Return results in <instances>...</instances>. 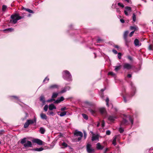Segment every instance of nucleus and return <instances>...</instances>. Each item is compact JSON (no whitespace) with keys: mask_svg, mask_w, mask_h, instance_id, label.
I'll return each mask as SVG.
<instances>
[{"mask_svg":"<svg viewBox=\"0 0 153 153\" xmlns=\"http://www.w3.org/2000/svg\"><path fill=\"white\" fill-rule=\"evenodd\" d=\"M128 32V31H126L124 32L123 35V37L126 43L128 42L127 40V37Z\"/></svg>","mask_w":153,"mask_h":153,"instance_id":"9b49d317","label":"nucleus"},{"mask_svg":"<svg viewBox=\"0 0 153 153\" xmlns=\"http://www.w3.org/2000/svg\"><path fill=\"white\" fill-rule=\"evenodd\" d=\"M26 138H24L22 139L21 141V143L22 144H23L24 143H26Z\"/></svg>","mask_w":153,"mask_h":153,"instance_id":"bb28decb","label":"nucleus"},{"mask_svg":"<svg viewBox=\"0 0 153 153\" xmlns=\"http://www.w3.org/2000/svg\"><path fill=\"white\" fill-rule=\"evenodd\" d=\"M60 102L64 100V98L63 97H61L60 98H59Z\"/></svg>","mask_w":153,"mask_h":153,"instance_id":"09e8293b","label":"nucleus"},{"mask_svg":"<svg viewBox=\"0 0 153 153\" xmlns=\"http://www.w3.org/2000/svg\"><path fill=\"white\" fill-rule=\"evenodd\" d=\"M43 150V148L42 147L39 148H36L32 149V150L38 151V152L41 151H42Z\"/></svg>","mask_w":153,"mask_h":153,"instance_id":"412c9836","label":"nucleus"},{"mask_svg":"<svg viewBox=\"0 0 153 153\" xmlns=\"http://www.w3.org/2000/svg\"><path fill=\"white\" fill-rule=\"evenodd\" d=\"M114 67L115 68L114 70L116 71L117 72L121 68V65H119V66H115Z\"/></svg>","mask_w":153,"mask_h":153,"instance_id":"393cba45","label":"nucleus"},{"mask_svg":"<svg viewBox=\"0 0 153 153\" xmlns=\"http://www.w3.org/2000/svg\"><path fill=\"white\" fill-rule=\"evenodd\" d=\"M23 17L24 16H20L18 14L12 15L11 16V19L10 20V22L15 24L17 23L18 20L23 18Z\"/></svg>","mask_w":153,"mask_h":153,"instance_id":"20e7f679","label":"nucleus"},{"mask_svg":"<svg viewBox=\"0 0 153 153\" xmlns=\"http://www.w3.org/2000/svg\"><path fill=\"white\" fill-rule=\"evenodd\" d=\"M108 150V148H106L105 150L104 153H105V152L106 153V152Z\"/></svg>","mask_w":153,"mask_h":153,"instance_id":"338daca9","label":"nucleus"},{"mask_svg":"<svg viewBox=\"0 0 153 153\" xmlns=\"http://www.w3.org/2000/svg\"><path fill=\"white\" fill-rule=\"evenodd\" d=\"M53 114H54V113L53 112H52V111L50 112L49 113V114L50 115H53Z\"/></svg>","mask_w":153,"mask_h":153,"instance_id":"774afa93","label":"nucleus"},{"mask_svg":"<svg viewBox=\"0 0 153 153\" xmlns=\"http://www.w3.org/2000/svg\"><path fill=\"white\" fill-rule=\"evenodd\" d=\"M48 105H45V106L44 108V111H47L48 110Z\"/></svg>","mask_w":153,"mask_h":153,"instance_id":"e433bc0d","label":"nucleus"},{"mask_svg":"<svg viewBox=\"0 0 153 153\" xmlns=\"http://www.w3.org/2000/svg\"><path fill=\"white\" fill-rule=\"evenodd\" d=\"M116 11L118 13L120 12V9L119 8H116Z\"/></svg>","mask_w":153,"mask_h":153,"instance_id":"69168bd1","label":"nucleus"},{"mask_svg":"<svg viewBox=\"0 0 153 153\" xmlns=\"http://www.w3.org/2000/svg\"><path fill=\"white\" fill-rule=\"evenodd\" d=\"M40 117L42 119L46 120L47 118L46 115L43 113H42L40 114Z\"/></svg>","mask_w":153,"mask_h":153,"instance_id":"f3484780","label":"nucleus"},{"mask_svg":"<svg viewBox=\"0 0 153 153\" xmlns=\"http://www.w3.org/2000/svg\"><path fill=\"white\" fill-rule=\"evenodd\" d=\"M39 131L41 134H44L45 130L44 128L43 127H41Z\"/></svg>","mask_w":153,"mask_h":153,"instance_id":"5701e85b","label":"nucleus"},{"mask_svg":"<svg viewBox=\"0 0 153 153\" xmlns=\"http://www.w3.org/2000/svg\"><path fill=\"white\" fill-rule=\"evenodd\" d=\"M130 28L131 30H135L136 29V28L134 26H131L130 27Z\"/></svg>","mask_w":153,"mask_h":153,"instance_id":"a18cd8bd","label":"nucleus"},{"mask_svg":"<svg viewBox=\"0 0 153 153\" xmlns=\"http://www.w3.org/2000/svg\"><path fill=\"white\" fill-rule=\"evenodd\" d=\"M40 100L43 103L45 102V98L43 96H41L40 97Z\"/></svg>","mask_w":153,"mask_h":153,"instance_id":"cd10ccee","label":"nucleus"},{"mask_svg":"<svg viewBox=\"0 0 153 153\" xmlns=\"http://www.w3.org/2000/svg\"><path fill=\"white\" fill-rule=\"evenodd\" d=\"M58 86L56 85H53L50 86L49 87V88L51 89H52L55 88H58Z\"/></svg>","mask_w":153,"mask_h":153,"instance_id":"6ab92c4d","label":"nucleus"},{"mask_svg":"<svg viewBox=\"0 0 153 153\" xmlns=\"http://www.w3.org/2000/svg\"><path fill=\"white\" fill-rule=\"evenodd\" d=\"M54 100H55L54 99H52L48 100H47V102H52Z\"/></svg>","mask_w":153,"mask_h":153,"instance_id":"49530a36","label":"nucleus"},{"mask_svg":"<svg viewBox=\"0 0 153 153\" xmlns=\"http://www.w3.org/2000/svg\"><path fill=\"white\" fill-rule=\"evenodd\" d=\"M123 126H121L120 124V127L119 128V131L121 133H122L124 131L123 128H122Z\"/></svg>","mask_w":153,"mask_h":153,"instance_id":"a878e982","label":"nucleus"},{"mask_svg":"<svg viewBox=\"0 0 153 153\" xmlns=\"http://www.w3.org/2000/svg\"><path fill=\"white\" fill-rule=\"evenodd\" d=\"M126 9L125 10H126L127 11L130 12L131 11V8L130 7L128 6H126L125 7Z\"/></svg>","mask_w":153,"mask_h":153,"instance_id":"b1692460","label":"nucleus"},{"mask_svg":"<svg viewBox=\"0 0 153 153\" xmlns=\"http://www.w3.org/2000/svg\"><path fill=\"white\" fill-rule=\"evenodd\" d=\"M82 115L83 117V118L85 119L86 120H87L88 119V116L86 114H82Z\"/></svg>","mask_w":153,"mask_h":153,"instance_id":"c756f323","label":"nucleus"},{"mask_svg":"<svg viewBox=\"0 0 153 153\" xmlns=\"http://www.w3.org/2000/svg\"><path fill=\"white\" fill-rule=\"evenodd\" d=\"M46 80H47V82H48L49 80V78H48L47 77H46L44 80L43 82H45Z\"/></svg>","mask_w":153,"mask_h":153,"instance_id":"8fccbe9b","label":"nucleus"},{"mask_svg":"<svg viewBox=\"0 0 153 153\" xmlns=\"http://www.w3.org/2000/svg\"><path fill=\"white\" fill-rule=\"evenodd\" d=\"M116 117H115L112 116H109L108 117V119L109 120L111 121H113L114 120V119L116 118Z\"/></svg>","mask_w":153,"mask_h":153,"instance_id":"a211bd4d","label":"nucleus"},{"mask_svg":"<svg viewBox=\"0 0 153 153\" xmlns=\"http://www.w3.org/2000/svg\"><path fill=\"white\" fill-rule=\"evenodd\" d=\"M62 76L64 79L68 81H71L72 80L71 74L68 71L65 70L63 72Z\"/></svg>","mask_w":153,"mask_h":153,"instance_id":"7ed1b4c3","label":"nucleus"},{"mask_svg":"<svg viewBox=\"0 0 153 153\" xmlns=\"http://www.w3.org/2000/svg\"><path fill=\"white\" fill-rule=\"evenodd\" d=\"M67 113V112L66 111H64L63 112H62L60 113L59 114H58L59 115L60 117H63L66 115Z\"/></svg>","mask_w":153,"mask_h":153,"instance_id":"aec40b11","label":"nucleus"},{"mask_svg":"<svg viewBox=\"0 0 153 153\" xmlns=\"http://www.w3.org/2000/svg\"><path fill=\"white\" fill-rule=\"evenodd\" d=\"M118 136V135H116L114 136L113 138V140L112 141V144L114 145V146H115L116 145V139L117 138V137Z\"/></svg>","mask_w":153,"mask_h":153,"instance_id":"4468645a","label":"nucleus"},{"mask_svg":"<svg viewBox=\"0 0 153 153\" xmlns=\"http://www.w3.org/2000/svg\"><path fill=\"white\" fill-rule=\"evenodd\" d=\"M60 102L59 99V98H58V99H57L55 101V103H59Z\"/></svg>","mask_w":153,"mask_h":153,"instance_id":"3c124183","label":"nucleus"},{"mask_svg":"<svg viewBox=\"0 0 153 153\" xmlns=\"http://www.w3.org/2000/svg\"><path fill=\"white\" fill-rule=\"evenodd\" d=\"M25 10L26 11L28 12L29 13H33V11L30 9L25 8Z\"/></svg>","mask_w":153,"mask_h":153,"instance_id":"2f4dec72","label":"nucleus"},{"mask_svg":"<svg viewBox=\"0 0 153 153\" xmlns=\"http://www.w3.org/2000/svg\"><path fill=\"white\" fill-rule=\"evenodd\" d=\"M129 121L131 125L133 124V120L132 118L130 116H127L125 118H123L121 122L120 125L121 126H124L128 125L129 124Z\"/></svg>","mask_w":153,"mask_h":153,"instance_id":"f257e3e1","label":"nucleus"},{"mask_svg":"<svg viewBox=\"0 0 153 153\" xmlns=\"http://www.w3.org/2000/svg\"><path fill=\"white\" fill-rule=\"evenodd\" d=\"M37 119L36 117L34 116L33 119L27 120L24 125V128H28L30 125L33 124L34 125H36Z\"/></svg>","mask_w":153,"mask_h":153,"instance_id":"f03ea898","label":"nucleus"},{"mask_svg":"<svg viewBox=\"0 0 153 153\" xmlns=\"http://www.w3.org/2000/svg\"><path fill=\"white\" fill-rule=\"evenodd\" d=\"M134 44L135 46H140L141 44L139 43V41L137 39H135L134 41Z\"/></svg>","mask_w":153,"mask_h":153,"instance_id":"f8f14e48","label":"nucleus"},{"mask_svg":"<svg viewBox=\"0 0 153 153\" xmlns=\"http://www.w3.org/2000/svg\"><path fill=\"white\" fill-rule=\"evenodd\" d=\"M62 146L64 147H66L68 146V145L65 143L64 142L62 143Z\"/></svg>","mask_w":153,"mask_h":153,"instance_id":"c9c22d12","label":"nucleus"},{"mask_svg":"<svg viewBox=\"0 0 153 153\" xmlns=\"http://www.w3.org/2000/svg\"><path fill=\"white\" fill-rule=\"evenodd\" d=\"M88 110L90 112V113L92 114H94L95 113V111L91 109H89Z\"/></svg>","mask_w":153,"mask_h":153,"instance_id":"473e14b6","label":"nucleus"},{"mask_svg":"<svg viewBox=\"0 0 153 153\" xmlns=\"http://www.w3.org/2000/svg\"><path fill=\"white\" fill-rule=\"evenodd\" d=\"M4 31H7L8 32H11L14 31V29L12 28H8L7 29H5L4 30Z\"/></svg>","mask_w":153,"mask_h":153,"instance_id":"4be33fe9","label":"nucleus"},{"mask_svg":"<svg viewBox=\"0 0 153 153\" xmlns=\"http://www.w3.org/2000/svg\"><path fill=\"white\" fill-rule=\"evenodd\" d=\"M105 123L104 120H102V127H103L104 126Z\"/></svg>","mask_w":153,"mask_h":153,"instance_id":"680f3d73","label":"nucleus"},{"mask_svg":"<svg viewBox=\"0 0 153 153\" xmlns=\"http://www.w3.org/2000/svg\"><path fill=\"white\" fill-rule=\"evenodd\" d=\"M152 45H150L149 47V49L150 50H152Z\"/></svg>","mask_w":153,"mask_h":153,"instance_id":"13d9d810","label":"nucleus"},{"mask_svg":"<svg viewBox=\"0 0 153 153\" xmlns=\"http://www.w3.org/2000/svg\"><path fill=\"white\" fill-rule=\"evenodd\" d=\"M127 58L130 60V61L132 60V58L131 56H127Z\"/></svg>","mask_w":153,"mask_h":153,"instance_id":"6e6d98bb","label":"nucleus"},{"mask_svg":"<svg viewBox=\"0 0 153 153\" xmlns=\"http://www.w3.org/2000/svg\"><path fill=\"white\" fill-rule=\"evenodd\" d=\"M65 89L66 90H67V91L68 90H69L70 88L69 86H67L65 87Z\"/></svg>","mask_w":153,"mask_h":153,"instance_id":"603ef678","label":"nucleus"},{"mask_svg":"<svg viewBox=\"0 0 153 153\" xmlns=\"http://www.w3.org/2000/svg\"><path fill=\"white\" fill-rule=\"evenodd\" d=\"M132 19L134 22L136 21V15L134 13L133 14Z\"/></svg>","mask_w":153,"mask_h":153,"instance_id":"f704fd0d","label":"nucleus"},{"mask_svg":"<svg viewBox=\"0 0 153 153\" xmlns=\"http://www.w3.org/2000/svg\"><path fill=\"white\" fill-rule=\"evenodd\" d=\"M56 108V107L53 104H51L49 105V109L50 110H52L53 109H55Z\"/></svg>","mask_w":153,"mask_h":153,"instance_id":"dca6fc26","label":"nucleus"},{"mask_svg":"<svg viewBox=\"0 0 153 153\" xmlns=\"http://www.w3.org/2000/svg\"><path fill=\"white\" fill-rule=\"evenodd\" d=\"M134 30L131 32L130 33L129 36L130 37H131L134 32Z\"/></svg>","mask_w":153,"mask_h":153,"instance_id":"de8ad7c7","label":"nucleus"},{"mask_svg":"<svg viewBox=\"0 0 153 153\" xmlns=\"http://www.w3.org/2000/svg\"><path fill=\"white\" fill-rule=\"evenodd\" d=\"M60 110L62 111H65V110H67V108H66L65 107H64L61 108Z\"/></svg>","mask_w":153,"mask_h":153,"instance_id":"79ce46f5","label":"nucleus"},{"mask_svg":"<svg viewBox=\"0 0 153 153\" xmlns=\"http://www.w3.org/2000/svg\"><path fill=\"white\" fill-rule=\"evenodd\" d=\"M66 91H67V90H66L65 89V88H64L60 92V93H62L65 92Z\"/></svg>","mask_w":153,"mask_h":153,"instance_id":"ea45409f","label":"nucleus"},{"mask_svg":"<svg viewBox=\"0 0 153 153\" xmlns=\"http://www.w3.org/2000/svg\"><path fill=\"white\" fill-rule=\"evenodd\" d=\"M99 136L98 135H97L95 136H93L92 137L91 140L92 141L95 140H99Z\"/></svg>","mask_w":153,"mask_h":153,"instance_id":"ddd939ff","label":"nucleus"},{"mask_svg":"<svg viewBox=\"0 0 153 153\" xmlns=\"http://www.w3.org/2000/svg\"><path fill=\"white\" fill-rule=\"evenodd\" d=\"M58 93H53L52 96V97L53 98H56L58 95Z\"/></svg>","mask_w":153,"mask_h":153,"instance_id":"c85d7f7f","label":"nucleus"},{"mask_svg":"<svg viewBox=\"0 0 153 153\" xmlns=\"http://www.w3.org/2000/svg\"><path fill=\"white\" fill-rule=\"evenodd\" d=\"M100 111L101 114L104 115L105 117L106 116V111L105 108H101L99 109Z\"/></svg>","mask_w":153,"mask_h":153,"instance_id":"9d476101","label":"nucleus"},{"mask_svg":"<svg viewBox=\"0 0 153 153\" xmlns=\"http://www.w3.org/2000/svg\"><path fill=\"white\" fill-rule=\"evenodd\" d=\"M65 89L66 90H67V91L68 90H69L70 88L69 86H67L65 87Z\"/></svg>","mask_w":153,"mask_h":153,"instance_id":"864d4df0","label":"nucleus"},{"mask_svg":"<svg viewBox=\"0 0 153 153\" xmlns=\"http://www.w3.org/2000/svg\"><path fill=\"white\" fill-rule=\"evenodd\" d=\"M127 77L129 78H131V74H128Z\"/></svg>","mask_w":153,"mask_h":153,"instance_id":"0e129e2a","label":"nucleus"},{"mask_svg":"<svg viewBox=\"0 0 153 153\" xmlns=\"http://www.w3.org/2000/svg\"><path fill=\"white\" fill-rule=\"evenodd\" d=\"M97 148L98 149L101 150L103 148V147L101 146L100 144L99 143H98L97 144Z\"/></svg>","mask_w":153,"mask_h":153,"instance_id":"2eb2a0df","label":"nucleus"},{"mask_svg":"<svg viewBox=\"0 0 153 153\" xmlns=\"http://www.w3.org/2000/svg\"><path fill=\"white\" fill-rule=\"evenodd\" d=\"M106 102V105L108 106V102H109V99L108 97H107L105 100Z\"/></svg>","mask_w":153,"mask_h":153,"instance_id":"58836bf2","label":"nucleus"},{"mask_svg":"<svg viewBox=\"0 0 153 153\" xmlns=\"http://www.w3.org/2000/svg\"><path fill=\"white\" fill-rule=\"evenodd\" d=\"M112 52L115 54H117V52L115 50H112Z\"/></svg>","mask_w":153,"mask_h":153,"instance_id":"5fc2aeb1","label":"nucleus"},{"mask_svg":"<svg viewBox=\"0 0 153 153\" xmlns=\"http://www.w3.org/2000/svg\"><path fill=\"white\" fill-rule=\"evenodd\" d=\"M24 146L25 148L32 147V144L31 141H27L24 144Z\"/></svg>","mask_w":153,"mask_h":153,"instance_id":"6e6552de","label":"nucleus"},{"mask_svg":"<svg viewBox=\"0 0 153 153\" xmlns=\"http://www.w3.org/2000/svg\"><path fill=\"white\" fill-rule=\"evenodd\" d=\"M7 8V6L4 5H3L2 6V10L3 12H5Z\"/></svg>","mask_w":153,"mask_h":153,"instance_id":"7c9ffc66","label":"nucleus"},{"mask_svg":"<svg viewBox=\"0 0 153 153\" xmlns=\"http://www.w3.org/2000/svg\"><path fill=\"white\" fill-rule=\"evenodd\" d=\"M74 135L77 137H80L78 138L77 140H74V141L75 142L79 141H80L82 137H83V133L81 131H75L74 133Z\"/></svg>","mask_w":153,"mask_h":153,"instance_id":"39448f33","label":"nucleus"},{"mask_svg":"<svg viewBox=\"0 0 153 153\" xmlns=\"http://www.w3.org/2000/svg\"><path fill=\"white\" fill-rule=\"evenodd\" d=\"M118 6L123 8L124 7V5L122 4L121 3H118Z\"/></svg>","mask_w":153,"mask_h":153,"instance_id":"37998d69","label":"nucleus"},{"mask_svg":"<svg viewBox=\"0 0 153 153\" xmlns=\"http://www.w3.org/2000/svg\"><path fill=\"white\" fill-rule=\"evenodd\" d=\"M132 65L128 63H125L123 65L124 69H126L127 70H129L131 68Z\"/></svg>","mask_w":153,"mask_h":153,"instance_id":"1a4fd4ad","label":"nucleus"},{"mask_svg":"<svg viewBox=\"0 0 153 153\" xmlns=\"http://www.w3.org/2000/svg\"><path fill=\"white\" fill-rule=\"evenodd\" d=\"M121 56H122V54L121 53H118V55H117L118 58V59H121Z\"/></svg>","mask_w":153,"mask_h":153,"instance_id":"4c0bfd02","label":"nucleus"},{"mask_svg":"<svg viewBox=\"0 0 153 153\" xmlns=\"http://www.w3.org/2000/svg\"><path fill=\"white\" fill-rule=\"evenodd\" d=\"M111 132L110 130H108L106 131V134L107 135H110L111 134Z\"/></svg>","mask_w":153,"mask_h":153,"instance_id":"a19ab883","label":"nucleus"},{"mask_svg":"<svg viewBox=\"0 0 153 153\" xmlns=\"http://www.w3.org/2000/svg\"><path fill=\"white\" fill-rule=\"evenodd\" d=\"M120 22L122 23H124L125 22V21L123 19H120Z\"/></svg>","mask_w":153,"mask_h":153,"instance_id":"e2e57ef3","label":"nucleus"},{"mask_svg":"<svg viewBox=\"0 0 153 153\" xmlns=\"http://www.w3.org/2000/svg\"><path fill=\"white\" fill-rule=\"evenodd\" d=\"M4 132V131L3 130H1L0 131V134H3Z\"/></svg>","mask_w":153,"mask_h":153,"instance_id":"bf43d9fd","label":"nucleus"},{"mask_svg":"<svg viewBox=\"0 0 153 153\" xmlns=\"http://www.w3.org/2000/svg\"><path fill=\"white\" fill-rule=\"evenodd\" d=\"M108 74L109 75H111L113 76H116V74L112 72H109L108 73Z\"/></svg>","mask_w":153,"mask_h":153,"instance_id":"72a5a7b5","label":"nucleus"},{"mask_svg":"<svg viewBox=\"0 0 153 153\" xmlns=\"http://www.w3.org/2000/svg\"><path fill=\"white\" fill-rule=\"evenodd\" d=\"M91 146L90 144H87L86 146V149L88 153H93L94 149L91 147Z\"/></svg>","mask_w":153,"mask_h":153,"instance_id":"423d86ee","label":"nucleus"},{"mask_svg":"<svg viewBox=\"0 0 153 153\" xmlns=\"http://www.w3.org/2000/svg\"><path fill=\"white\" fill-rule=\"evenodd\" d=\"M123 100L124 102H127V100L126 98V97H123Z\"/></svg>","mask_w":153,"mask_h":153,"instance_id":"052dcab7","label":"nucleus"},{"mask_svg":"<svg viewBox=\"0 0 153 153\" xmlns=\"http://www.w3.org/2000/svg\"><path fill=\"white\" fill-rule=\"evenodd\" d=\"M124 13L126 15V16H128V11H127L126 10H124Z\"/></svg>","mask_w":153,"mask_h":153,"instance_id":"4d7b16f0","label":"nucleus"},{"mask_svg":"<svg viewBox=\"0 0 153 153\" xmlns=\"http://www.w3.org/2000/svg\"><path fill=\"white\" fill-rule=\"evenodd\" d=\"M32 141L33 143H36L39 145H42L43 144V141L38 139H34L32 140Z\"/></svg>","mask_w":153,"mask_h":153,"instance_id":"0eeeda50","label":"nucleus"},{"mask_svg":"<svg viewBox=\"0 0 153 153\" xmlns=\"http://www.w3.org/2000/svg\"><path fill=\"white\" fill-rule=\"evenodd\" d=\"M84 133V139H85L87 136V134L86 132L85 131L83 132Z\"/></svg>","mask_w":153,"mask_h":153,"instance_id":"c03bdc74","label":"nucleus"}]
</instances>
